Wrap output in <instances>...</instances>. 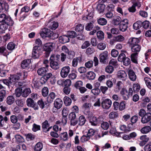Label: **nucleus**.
Here are the masks:
<instances>
[{
	"label": "nucleus",
	"mask_w": 151,
	"mask_h": 151,
	"mask_svg": "<svg viewBox=\"0 0 151 151\" xmlns=\"http://www.w3.org/2000/svg\"><path fill=\"white\" fill-rule=\"evenodd\" d=\"M91 104L87 102L83 104L82 107V109L84 110H88L91 107Z\"/></svg>",
	"instance_id": "3c124183"
},
{
	"label": "nucleus",
	"mask_w": 151,
	"mask_h": 151,
	"mask_svg": "<svg viewBox=\"0 0 151 151\" xmlns=\"http://www.w3.org/2000/svg\"><path fill=\"white\" fill-rule=\"evenodd\" d=\"M121 18L119 16L114 17V18L112 21V23L114 25H119L122 22Z\"/></svg>",
	"instance_id": "a211bd4d"
},
{
	"label": "nucleus",
	"mask_w": 151,
	"mask_h": 151,
	"mask_svg": "<svg viewBox=\"0 0 151 151\" xmlns=\"http://www.w3.org/2000/svg\"><path fill=\"white\" fill-rule=\"evenodd\" d=\"M0 22L1 24L7 23V24H13L14 22L11 17L5 14H0Z\"/></svg>",
	"instance_id": "f03ea898"
},
{
	"label": "nucleus",
	"mask_w": 151,
	"mask_h": 151,
	"mask_svg": "<svg viewBox=\"0 0 151 151\" xmlns=\"http://www.w3.org/2000/svg\"><path fill=\"white\" fill-rule=\"evenodd\" d=\"M71 81L69 79H67L64 81L63 85L65 87H69L71 85Z\"/></svg>",
	"instance_id": "e2e57ef3"
},
{
	"label": "nucleus",
	"mask_w": 151,
	"mask_h": 151,
	"mask_svg": "<svg viewBox=\"0 0 151 151\" xmlns=\"http://www.w3.org/2000/svg\"><path fill=\"white\" fill-rule=\"evenodd\" d=\"M101 128L104 130L107 129L109 127V124L107 122H103L101 124Z\"/></svg>",
	"instance_id": "6e6d98bb"
},
{
	"label": "nucleus",
	"mask_w": 151,
	"mask_h": 151,
	"mask_svg": "<svg viewBox=\"0 0 151 151\" xmlns=\"http://www.w3.org/2000/svg\"><path fill=\"white\" fill-rule=\"evenodd\" d=\"M60 136L61 139L64 141L68 139V133L66 132L61 133L60 134Z\"/></svg>",
	"instance_id": "49530a36"
},
{
	"label": "nucleus",
	"mask_w": 151,
	"mask_h": 151,
	"mask_svg": "<svg viewBox=\"0 0 151 151\" xmlns=\"http://www.w3.org/2000/svg\"><path fill=\"white\" fill-rule=\"evenodd\" d=\"M128 74L130 79L132 81H134L136 79V76L134 71L132 70H128Z\"/></svg>",
	"instance_id": "5701e85b"
},
{
	"label": "nucleus",
	"mask_w": 151,
	"mask_h": 151,
	"mask_svg": "<svg viewBox=\"0 0 151 151\" xmlns=\"http://www.w3.org/2000/svg\"><path fill=\"white\" fill-rule=\"evenodd\" d=\"M31 93V91L29 88H26L22 91V96L24 97H27Z\"/></svg>",
	"instance_id": "a878e982"
},
{
	"label": "nucleus",
	"mask_w": 151,
	"mask_h": 151,
	"mask_svg": "<svg viewBox=\"0 0 151 151\" xmlns=\"http://www.w3.org/2000/svg\"><path fill=\"white\" fill-rule=\"evenodd\" d=\"M70 70V68L68 66L63 67L61 69L60 75L62 78L66 77L69 73Z\"/></svg>",
	"instance_id": "6e6552de"
},
{
	"label": "nucleus",
	"mask_w": 151,
	"mask_h": 151,
	"mask_svg": "<svg viewBox=\"0 0 151 151\" xmlns=\"http://www.w3.org/2000/svg\"><path fill=\"white\" fill-rule=\"evenodd\" d=\"M84 26L80 24L77 25L75 27V30L78 32H83L84 29Z\"/></svg>",
	"instance_id": "a19ab883"
},
{
	"label": "nucleus",
	"mask_w": 151,
	"mask_h": 151,
	"mask_svg": "<svg viewBox=\"0 0 151 151\" xmlns=\"http://www.w3.org/2000/svg\"><path fill=\"white\" fill-rule=\"evenodd\" d=\"M64 102L67 106H70L72 102L71 99L68 96H65L63 99Z\"/></svg>",
	"instance_id": "f704fd0d"
},
{
	"label": "nucleus",
	"mask_w": 151,
	"mask_h": 151,
	"mask_svg": "<svg viewBox=\"0 0 151 151\" xmlns=\"http://www.w3.org/2000/svg\"><path fill=\"white\" fill-rule=\"evenodd\" d=\"M95 132L96 131L94 129H90L88 130L87 135L90 138L91 137L94 135Z\"/></svg>",
	"instance_id": "13d9d810"
},
{
	"label": "nucleus",
	"mask_w": 151,
	"mask_h": 151,
	"mask_svg": "<svg viewBox=\"0 0 151 151\" xmlns=\"http://www.w3.org/2000/svg\"><path fill=\"white\" fill-rule=\"evenodd\" d=\"M114 68L112 65H109L107 66L105 69V71L106 72L111 73L114 71Z\"/></svg>",
	"instance_id": "4d7b16f0"
},
{
	"label": "nucleus",
	"mask_w": 151,
	"mask_h": 151,
	"mask_svg": "<svg viewBox=\"0 0 151 151\" xmlns=\"http://www.w3.org/2000/svg\"><path fill=\"white\" fill-rule=\"evenodd\" d=\"M86 121V119L85 117L82 115L80 116L79 118L78 125L82 126L85 123Z\"/></svg>",
	"instance_id": "58836bf2"
},
{
	"label": "nucleus",
	"mask_w": 151,
	"mask_h": 151,
	"mask_svg": "<svg viewBox=\"0 0 151 151\" xmlns=\"http://www.w3.org/2000/svg\"><path fill=\"white\" fill-rule=\"evenodd\" d=\"M120 94L122 96L123 98L125 100H128L129 97L128 91L125 88H122L120 91Z\"/></svg>",
	"instance_id": "6ab92c4d"
},
{
	"label": "nucleus",
	"mask_w": 151,
	"mask_h": 151,
	"mask_svg": "<svg viewBox=\"0 0 151 151\" xmlns=\"http://www.w3.org/2000/svg\"><path fill=\"white\" fill-rule=\"evenodd\" d=\"M42 53L41 47L35 46L33 48L32 57L34 59L38 58Z\"/></svg>",
	"instance_id": "7ed1b4c3"
},
{
	"label": "nucleus",
	"mask_w": 151,
	"mask_h": 151,
	"mask_svg": "<svg viewBox=\"0 0 151 151\" xmlns=\"http://www.w3.org/2000/svg\"><path fill=\"white\" fill-rule=\"evenodd\" d=\"M43 147L42 143L40 142H39L35 145L34 150L35 151H41Z\"/></svg>",
	"instance_id": "bb28decb"
},
{
	"label": "nucleus",
	"mask_w": 151,
	"mask_h": 151,
	"mask_svg": "<svg viewBox=\"0 0 151 151\" xmlns=\"http://www.w3.org/2000/svg\"><path fill=\"white\" fill-rule=\"evenodd\" d=\"M129 24L128 20L127 19H124L119 25V29L120 31L124 32L127 29Z\"/></svg>",
	"instance_id": "423d86ee"
},
{
	"label": "nucleus",
	"mask_w": 151,
	"mask_h": 151,
	"mask_svg": "<svg viewBox=\"0 0 151 151\" xmlns=\"http://www.w3.org/2000/svg\"><path fill=\"white\" fill-rule=\"evenodd\" d=\"M142 22L140 21H138L134 23L133 25V28L135 30H137L141 27Z\"/></svg>",
	"instance_id": "c756f323"
},
{
	"label": "nucleus",
	"mask_w": 151,
	"mask_h": 151,
	"mask_svg": "<svg viewBox=\"0 0 151 151\" xmlns=\"http://www.w3.org/2000/svg\"><path fill=\"white\" fill-rule=\"evenodd\" d=\"M132 3L133 4V5L135 7L136 6L139 7L141 6L140 2L138 0H132Z\"/></svg>",
	"instance_id": "680f3d73"
},
{
	"label": "nucleus",
	"mask_w": 151,
	"mask_h": 151,
	"mask_svg": "<svg viewBox=\"0 0 151 151\" xmlns=\"http://www.w3.org/2000/svg\"><path fill=\"white\" fill-rule=\"evenodd\" d=\"M14 100V98L13 96H9L6 98V103L8 105H11L13 103Z\"/></svg>",
	"instance_id": "2f4dec72"
},
{
	"label": "nucleus",
	"mask_w": 151,
	"mask_h": 151,
	"mask_svg": "<svg viewBox=\"0 0 151 151\" xmlns=\"http://www.w3.org/2000/svg\"><path fill=\"white\" fill-rule=\"evenodd\" d=\"M44 50L45 51V57L47 58L50 55V52L53 49V43H48L45 44L43 46Z\"/></svg>",
	"instance_id": "39448f33"
},
{
	"label": "nucleus",
	"mask_w": 151,
	"mask_h": 151,
	"mask_svg": "<svg viewBox=\"0 0 151 151\" xmlns=\"http://www.w3.org/2000/svg\"><path fill=\"white\" fill-rule=\"evenodd\" d=\"M42 94L43 96H47L48 93V88L46 87H44L42 91Z\"/></svg>",
	"instance_id": "603ef678"
},
{
	"label": "nucleus",
	"mask_w": 151,
	"mask_h": 151,
	"mask_svg": "<svg viewBox=\"0 0 151 151\" xmlns=\"http://www.w3.org/2000/svg\"><path fill=\"white\" fill-rule=\"evenodd\" d=\"M55 97V93L54 92L50 93L47 98L46 101L48 104H51L53 101Z\"/></svg>",
	"instance_id": "aec40b11"
},
{
	"label": "nucleus",
	"mask_w": 151,
	"mask_h": 151,
	"mask_svg": "<svg viewBox=\"0 0 151 151\" xmlns=\"http://www.w3.org/2000/svg\"><path fill=\"white\" fill-rule=\"evenodd\" d=\"M8 120V118L6 116L3 117L0 115V127L3 128H5Z\"/></svg>",
	"instance_id": "9b49d317"
},
{
	"label": "nucleus",
	"mask_w": 151,
	"mask_h": 151,
	"mask_svg": "<svg viewBox=\"0 0 151 151\" xmlns=\"http://www.w3.org/2000/svg\"><path fill=\"white\" fill-rule=\"evenodd\" d=\"M105 7L104 4H99L97 5V9L99 13L103 12Z\"/></svg>",
	"instance_id": "72a5a7b5"
},
{
	"label": "nucleus",
	"mask_w": 151,
	"mask_h": 151,
	"mask_svg": "<svg viewBox=\"0 0 151 151\" xmlns=\"http://www.w3.org/2000/svg\"><path fill=\"white\" fill-rule=\"evenodd\" d=\"M50 126V124L48 123V121L46 120L42 124V128L43 131L45 132L46 130Z\"/></svg>",
	"instance_id": "473e14b6"
},
{
	"label": "nucleus",
	"mask_w": 151,
	"mask_h": 151,
	"mask_svg": "<svg viewBox=\"0 0 151 151\" xmlns=\"http://www.w3.org/2000/svg\"><path fill=\"white\" fill-rule=\"evenodd\" d=\"M27 105L29 107L33 106V104L35 103L34 101L31 98H28L26 101Z\"/></svg>",
	"instance_id": "de8ad7c7"
},
{
	"label": "nucleus",
	"mask_w": 151,
	"mask_h": 151,
	"mask_svg": "<svg viewBox=\"0 0 151 151\" xmlns=\"http://www.w3.org/2000/svg\"><path fill=\"white\" fill-rule=\"evenodd\" d=\"M52 32L50 30L47 28L44 29L40 34L41 36L42 37H50L51 36Z\"/></svg>",
	"instance_id": "1a4fd4ad"
},
{
	"label": "nucleus",
	"mask_w": 151,
	"mask_h": 151,
	"mask_svg": "<svg viewBox=\"0 0 151 151\" xmlns=\"http://www.w3.org/2000/svg\"><path fill=\"white\" fill-rule=\"evenodd\" d=\"M63 103V101L60 99L57 98L54 101V107L57 109H59L62 107Z\"/></svg>",
	"instance_id": "4468645a"
},
{
	"label": "nucleus",
	"mask_w": 151,
	"mask_h": 151,
	"mask_svg": "<svg viewBox=\"0 0 151 151\" xmlns=\"http://www.w3.org/2000/svg\"><path fill=\"white\" fill-rule=\"evenodd\" d=\"M105 16L106 18L109 19H111L113 17H114L113 11H108L106 13Z\"/></svg>",
	"instance_id": "bf43d9fd"
},
{
	"label": "nucleus",
	"mask_w": 151,
	"mask_h": 151,
	"mask_svg": "<svg viewBox=\"0 0 151 151\" xmlns=\"http://www.w3.org/2000/svg\"><path fill=\"white\" fill-rule=\"evenodd\" d=\"M97 36L98 38L101 40L104 38V34L101 31H99L97 32Z\"/></svg>",
	"instance_id": "37998d69"
},
{
	"label": "nucleus",
	"mask_w": 151,
	"mask_h": 151,
	"mask_svg": "<svg viewBox=\"0 0 151 151\" xmlns=\"http://www.w3.org/2000/svg\"><path fill=\"white\" fill-rule=\"evenodd\" d=\"M139 42V40L137 38L131 37L130 38L128 41V43L130 45V47L138 44Z\"/></svg>",
	"instance_id": "2eb2a0df"
},
{
	"label": "nucleus",
	"mask_w": 151,
	"mask_h": 151,
	"mask_svg": "<svg viewBox=\"0 0 151 151\" xmlns=\"http://www.w3.org/2000/svg\"><path fill=\"white\" fill-rule=\"evenodd\" d=\"M6 97V91L5 90L0 91V102L3 101Z\"/></svg>",
	"instance_id": "7c9ffc66"
},
{
	"label": "nucleus",
	"mask_w": 151,
	"mask_h": 151,
	"mask_svg": "<svg viewBox=\"0 0 151 151\" xmlns=\"http://www.w3.org/2000/svg\"><path fill=\"white\" fill-rule=\"evenodd\" d=\"M108 52L106 51L104 52L99 55L100 62L103 63H106L108 59Z\"/></svg>",
	"instance_id": "0eeeda50"
},
{
	"label": "nucleus",
	"mask_w": 151,
	"mask_h": 151,
	"mask_svg": "<svg viewBox=\"0 0 151 151\" xmlns=\"http://www.w3.org/2000/svg\"><path fill=\"white\" fill-rule=\"evenodd\" d=\"M31 60L30 59H27L24 60L22 61L21 66L24 69L29 66Z\"/></svg>",
	"instance_id": "b1692460"
},
{
	"label": "nucleus",
	"mask_w": 151,
	"mask_h": 151,
	"mask_svg": "<svg viewBox=\"0 0 151 151\" xmlns=\"http://www.w3.org/2000/svg\"><path fill=\"white\" fill-rule=\"evenodd\" d=\"M126 58L125 54L124 53H121L118 58V60L120 62H122Z\"/></svg>",
	"instance_id": "69168bd1"
},
{
	"label": "nucleus",
	"mask_w": 151,
	"mask_h": 151,
	"mask_svg": "<svg viewBox=\"0 0 151 151\" xmlns=\"http://www.w3.org/2000/svg\"><path fill=\"white\" fill-rule=\"evenodd\" d=\"M138 53L132 52L131 55L132 61L135 63H137V58Z\"/></svg>",
	"instance_id": "c85d7f7f"
},
{
	"label": "nucleus",
	"mask_w": 151,
	"mask_h": 151,
	"mask_svg": "<svg viewBox=\"0 0 151 151\" xmlns=\"http://www.w3.org/2000/svg\"><path fill=\"white\" fill-rule=\"evenodd\" d=\"M101 101V106L103 109H108L111 107L112 102L110 99L102 97Z\"/></svg>",
	"instance_id": "20e7f679"
},
{
	"label": "nucleus",
	"mask_w": 151,
	"mask_h": 151,
	"mask_svg": "<svg viewBox=\"0 0 151 151\" xmlns=\"http://www.w3.org/2000/svg\"><path fill=\"white\" fill-rule=\"evenodd\" d=\"M15 47V45L12 42L9 43L7 46V49L10 50H13Z\"/></svg>",
	"instance_id": "09e8293b"
},
{
	"label": "nucleus",
	"mask_w": 151,
	"mask_h": 151,
	"mask_svg": "<svg viewBox=\"0 0 151 151\" xmlns=\"http://www.w3.org/2000/svg\"><path fill=\"white\" fill-rule=\"evenodd\" d=\"M40 129V126L39 125L35 124H34L33 125L32 130L34 132H36Z\"/></svg>",
	"instance_id": "338daca9"
},
{
	"label": "nucleus",
	"mask_w": 151,
	"mask_h": 151,
	"mask_svg": "<svg viewBox=\"0 0 151 151\" xmlns=\"http://www.w3.org/2000/svg\"><path fill=\"white\" fill-rule=\"evenodd\" d=\"M59 40L60 42L65 43L69 41V39L68 36L63 35L59 37Z\"/></svg>",
	"instance_id": "393cba45"
},
{
	"label": "nucleus",
	"mask_w": 151,
	"mask_h": 151,
	"mask_svg": "<svg viewBox=\"0 0 151 151\" xmlns=\"http://www.w3.org/2000/svg\"><path fill=\"white\" fill-rule=\"evenodd\" d=\"M48 69L45 67H41L38 69L37 73L39 75L44 76L47 72Z\"/></svg>",
	"instance_id": "412c9836"
},
{
	"label": "nucleus",
	"mask_w": 151,
	"mask_h": 151,
	"mask_svg": "<svg viewBox=\"0 0 151 151\" xmlns=\"http://www.w3.org/2000/svg\"><path fill=\"white\" fill-rule=\"evenodd\" d=\"M151 127L149 126H147L142 128L140 130L141 132L143 134H147L150 131Z\"/></svg>",
	"instance_id": "cd10ccee"
},
{
	"label": "nucleus",
	"mask_w": 151,
	"mask_h": 151,
	"mask_svg": "<svg viewBox=\"0 0 151 151\" xmlns=\"http://www.w3.org/2000/svg\"><path fill=\"white\" fill-rule=\"evenodd\" d=\"M117 76L118 78L123 81H125L127 78V75L125 71L123 70L119 71L117 73Z\"/></svg>",
	"instance_id": "f8f14e48"
},
{
	"label": "nucleus",
	"mask_w": 151,
	"mask_h": 151,
	"mask_svg": "<svg viewBox=\"0 0 151 151\" xmlns=\"http://www.w3.org/2000/svg\"><path fill=\"white\" fill-rule=\"evenodd\" d=\"M7 23L1 24L0 25V34H2L5 33V31L7 30L9 26H12L13 24H7Z\"/></svg>",
	"instance_id": "dca6fc26"
},
{
	"label": "nucleus",
	"mask_w": 151,
	"mask_h": 151,
	"mask_svg": "<svg viewBox=\"0 0 151 151\" xmlns=\"http://www.w3.org/2000/svg\"><path fill=\"white\" fill-rule=\"evenodd\" d=\"M97 47L100 50H103L106 47V44L104 42H100L98 44Z\"/></svg>",
	"instance_id": "864d4df0"
},
{
	"label": "nucleus",
	"mask_w": 151,
	"mask_h": 151,
	"mask_svg": "<svg viewBox=\"0 0 151 151\" xmlns=\"http://www.w3.org/2000/svg\"><path fill=\"white\" fill-rule=\"evenodd\" d=\"M82 59L81 56H79L74 58L72 62V66L73 67L77 66L78 65V62L81 63L82 61Z\"/></svg>",
	"instance_id": "f3484780"
},
{
	"label": "nucleus",
	"mask_w": 151,
	"mask_h": 151,
	"mask_svg": "<svg viewBox=\"0 0 151 151\" xmlns=\"http://www.w3.org/2000/svg\"><path fill=\"white\" fill-rule=\"evenodd\" d=\"M37 104L41 109H44L45 106V104L42 99H41L40 100H38L37 101Z\"/></svg>",
	"instance_id": "774afa93"
},
{
	"label": "nucleus",
	"mask_w": 151,
	"mask_h": 151,
	"mask_svg": "<svg viewBox=\"0 0 151 151\" xmlns=\"http://www.w3.org/2000/svg\"><path fill=\"white\" fill-rule=\"evenodd\" d=\"M59 55H57L55 57L54 55H51L50 58V65L51 68L54 70H57L59 68L60 65L57 61L60 58Z\"/></svg>",
	"instance_id": "f257e3e1"
},
{
	"label": "nucleus",
	"mask_w": 151,
	"mask_h": 151,
	"mask_svg": "<svg viewBox=\"0 0 151 151\" xmlns=\"http://www.w3.org/2000/svg\"><path fill=\"white\" fill-rule=\"evenodd\" d=\"M68 35L70 38H73L77 36V34L75 31H71L68 32Z\"/></svg>",
	"instance_id": "0e129e2a"
},
{
	"label": "nucleus",
	"mask_w": 151,
	"mask_h": 151,
	"mask_svg": "<svg viewBox=\"0 0 151 151\" xmlns=\"http://www.w3.org/2000/svg\"><path fill=\"white\" fill-rule=\"evenodd\" d=\"M93 13L91 12L86 16H84L82 17V19L83 20H89L91 19L93 17Z\"/></svg>",
	"instance_id": "a18cd8bd"
},
{
	"label": "nucleus",
	"mask_w": 151,
	"mask_h": 151,
	"mask_svg": "<svg viewBox=\"0 0 151 151\" xmlns=\"http://www.w3.org/2000/svg\"><path fill=\"white\" fill-rule=\"evenodd\" d=\"M97 22L99 24L101 25H104L106 24L107 21L105 18H101L97 19Z\"/></svg>",
	"instance_id": "ea45409f"
},
{
	"label": "nucleus",
	"mask_w": 151,
	"mask_h": 151,
	"mask_svg": "<svg viewBox=\"0 0 151 151\" xmlns=\"http://www.w3.org/2000/svg\"><path fill=\"white\" fill-rule=\"evenodd\" d=\"M22 75V73H19L17 75L11 76L9 78L10 83H14L20 79Z\"/></svg>",
	"instance_id": "9d476101"
},
{
	"label": "nucleus",
	"mask_w": 151,
	"mask_h": 151,
	"mask_svg": "<svg viewBox=\"0 0 151 151\" xmlns=\"http://www.w3.org/2000/svg\"><path fill=\"white\" fill-rule=\"evenodd\" d=\"M151 119V114L150 113H147L146 115L142 118L141 121L143 124H145Z\"/></svg>",
	"instance_id": "ddd939ff"
},
{
	"label": "nucleus",
	"mask_w": 151,
	"mask_h": 151,
	"mask_svg": "<svg viewBox=\"0 0 151 151\" xmlns=\"http://www.w3.org/2000/svg\"><path fill=\"white\" fill-rule=\"evenodd\" d=\"M95 76V74L92 71H90L88 72L87 75V77L88 79L89 80L94 79Z\"/></svg>",
	"instance_id": "c9c22d12"
},
{
	"label": "nucleus",
	"mask_w": 151,
	"mask_h": 151,
	"mask_svg": "<svg viewBox=\"0 0 151 151\" xmlns=\"http://www.w3.org/2000/svg\"><path fill=\"white\" fill-rule=\"evenodd\" d=\"M140 86L138 83L134 84L133 85V88L134 91L135 92H137L139 91L140 89Z\"/></svg>",
	"instance_id": "052dcab7"
},
{
	"label": "nucleus",
	"mask_w": 151,
	"mask_h": 151,
	"mask_svg": "<svg viewBox=\"0 0 151 151\" xmlns=\"http://www.w3.org/2000/svg\"><path fill=\"white\" fill-rule=\"evenodd\" d=\"M144 81L147 87L151 90V79L145 77L144 78Z\"/></svg>",
	"instance_id": "4c0bfd02"
},
{
	"label": "nucleus",
	"mask_w": 151,
	"mask_h": 151,
	"mask_svg": "<svg viewBox=\"0 0 151 151\" xmlns=\"http://www.w3.org/2000/svg\"><path fill=\"white\" fill-rule=\"evenodd\" d=\"M91 92L95 96H98L100 93V90L99 88H95L91 90Z\"/></svg>",
	"instance_id": "5fc2aeb1"
},
{
	"label": "nucleus",
	"mask_w": 151,
	"mask_h": 151,
	"mask_svg": "<svg viewBox=\"0 0 151 151\" xmlns=\"http://www.w3.org/2000/svg\"><path fill=\"white\" fill-rule=\"evenodd\" d=\"M90 122L91 125L96 126L98 124L97 120V117L93 116L90 119Z\"/></svg>",
	"instance_id": "c03bdc74"
},
{
	"label": "nucleus",
	"mask_w": 151,
	"mask_h": 151,
	"mask_svg": "<svg viewBox=\"0 0 151 151\" xmlns=\"http://www.w3.org/2000/svg\"><path fill=\"white\" fill-rule=\"evenodd\" d=\"M131 49L132 52L139 53L141 49V46L139 44L132 46Z\"/></svg>",
	"instance_id": "4be33fe9"
},
{
	"label": "nucleus",
	"mask_w": 151,
	"mask_h": 151,
	"mask_svg": "<svg viewBox=\"0 0 151 151\" xmlns=\"http://www.w3.org/2000/svg\"><path fill=\"white\" fill-rule=\"evenodd\" d=\"M25 103L24 99H18L16 101V104L20 107H22Z\"/></svg>",
	"instance_id": "e433bc0d"
},
{
	"label": "nucleus",
	"mask_w": 151,
	"mask_h": 151,
	"mask_svg": "<svg viewBox=\"0 0 151 151\" xmlns=\"http://www.w3.org/2000/svg\"><path fill=\"white\" fill-rule=\"evenodd\" d=\"M93 27V23L92 22H90L86 24L85 29L87 31H90L92 29Z\"/></svg>",
	"instance_id": "8fccbe9b"
},
{
	"label": "nucleus",
	"mask_w": 151,
	"mask_h": 151,
	"mask_svg": "<svg viewBox=\"0 0 151 151\" xmlns=\"http://www.w3.org/2000/svg\"><path fill=\"white\" fill-rule=\"evenodd\" d=\"M15 138L16 141L18 143H21L24 142V141L23 138L21 135L17 134L15 136Z\"/></svg>",
	"instance_id": "79ce46f5"
}]
</instances>
